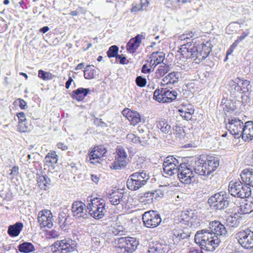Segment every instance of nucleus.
<instances>
[{
    "instance_id": "f704fd0d",
    "label": "nucleus",
    "mask_w": 253,
    "mask_h": 253,
    "mask_svg": "<svg viewBox=\"0 0 253 253\" xmlns=\"http://www.w3.org/2000/svg\"><path fill=\"white\" fill-rule=\"evenodd\" d=\"M104 153L100 152L98 148H94L89 154V160L92 164L99 163L100 158L104 156Z\"/></svg>"
},
{
    "instance_id": "0e129e2a",
    "label": "nucleus",
    "mask_w": 253,
    "mask_h": 253,
    "mask_svg": "<svg viewBox=\"0 0 253 253\" xmlns=\"http://www.w3.org/2000/svg\"><path fill=\"white\" fill-rule=\"evenodd\" d=\"M153 70H152L151 68H148L147 67V64H144L142 66L141 69V72L144 74L149 73L151 72H153Z\"/></svg>"
},
{
    "instance_id": "a19ab883",
    "label": "nucleus",
    "mask_w": 253,
    "mask_h": 253,
    "mask_svg": "<svg viewBox=\"0 0 253 253\" xmlns=\"http://www.w3.org/2000/svg\"><path fill=\"white\" fill-rule=\"evenodd\" d=\"M92 65H87L84 70V77L86 79H92L95 77L96 70Z\"/></svg>"
},
{
    "instance_id": "4d7b16f0",
    "label": "nucleus",
    "mask_w": 253,
    "mask_h": 253,
    "mask_svg": "<svg viewBox=\"0 0 253 253\" xmlns=\"http://www.w3.org/2000/svg\"><path fill=\"white\" fill-rule=\"evenodd\" d=\"M28 126L25 123V121L19 122L18 126V130L20 132H24L27 131Z\"/></svg>"
},
{
    "instance_id": "5fc2aeb1",
    "label": "nucleus",
    "mask_w": 253,
    "mask_h": 253,
    "mask_svg": "<svg viewBox=\"0 0 253 253\" xmlns=\"http://www.w3.org/2000/svg\"><path fill=\"white\" fill-rule=\"evenodd\" d=\"M126 138L128 140L133 143L141 142V141L140 140V137L137 136L136 135L133 133L128 134L127 135Z\"/></svg>"
},
{
    "instance_id": "c85d7f7f",
    "label": "nucleus",
    "mask_w": 253,
    "mask_h": 253,
    "mask_svg": "<svg viewBox=\"0 0 253 253\" xmlns=\"http://www.w3.org/2000/svg\"><path fill=\"white\" fill-rule=\"evenodd\" d=\"M23 228V223L20 222H17L15 224L8 226L7 233L10 237H17L19 235Z\"/></svg>"
},
{
    "instance_id": "c9c22d12",
    "label": "nucleus",
    "mask_w": 253,
    "mask_h": 253,
    "mask_svg": "<svg viewBox=\"0 0 253 253\" xmlns=\"http://www.w3.org/2000/svg\"><path fill=\"white\" fill-rule=\"evenodd\" d=\"M57 155L55 151L48 153L44 158V161L46 165L52 166L53 164L57 162Z\"/></svg>"
},
{
    "instance_id": "4468645a",
    "label": "nucleus",
    "mask_w": 253,
    "mask_h": 253,
    "mask_svg": "<svg viewBox=\"0 0 253 253\" xmlns=\"http://www.w3.org/2000/svg\"><path fill=\"white\" fill-rule=\"evenodd\" d=\"M176 174L180 181L185 184H190L194 176L193 171L188 168L185 163H180Z\"/></svg>"
},
{
    "instance_id": "69168bd1",
    "label": "nucleus",
    "mask_w": 253,
    "mask_h": 253,
    "mask_svg": "<svg viewBox=\"0 0 253 253\" xmlns=\"http://www.w3.org/2000/svg\"><path fill=\"white\" fill-rule=\"evenodd\" d=\"M17 116L19 119V122L26 121L25 115L24 113L21 112L17 114Z\"/></svg>"
},
{
    "instance_id": "e2e57ef3",
    "label": "nucleus",
    "mask_w": 253,
    "mask_h": 253,
    "mask_svg": "<svg viewBox=\"0 0 253 253\" xmlns=\"http://www.w3.org/2000/svg\"><path fill=\"white\" fill-rule=\"evenodd\" d=\"M181 109L183 110L187 111L189 113H190L191 115H193L194 113V109L192 105L189 104L187 106H185L183 107L182 108H181Z\"/></svg>"
},
{
    "instance_id": "864d4df0",
    "label": "nucleus",
    "mask_w": 253,
    "mask_h": 253,
    "mask_svg": "<svg viewBox=\"0 0 253 253\" xmlns=\"http://www.w3.org/2000/svg\"><path fill=\"white\" fill-rule=\"evenodd\" d=\"M178 111L180 113V115L182 118L185 120L188 121L191 120L192 118V115H191L190 113H189L186 110H183L181 109H179Z\"/></svg>"
},
{
    "instance_id": "8fccbe9b",
    "label": "nucleus",
    "mask_w": 253,
    "mask_h": 253,
    "mask_svg": "<svg viewBox=\"0 0 253 253\" xmlns=\"http://www.w3.org/2000/svg\"><path fill=\"white\" fill-rule=\"evenodd\" d=\"M169 66L166 64L160 66L156 71V74H158L160 77L164 76L169 71Z\"/></svg>"
},
{
    "instance_id": "e433bc0d",
    "label": "nucleus",
    "mask_w": 253,
    "mask_h": 253,
    "mask_svg": "<svg viewBox=\"0 0 253 253\" xmlns=\"http://www.w3.org/2000/svg\"><path fill=\"white\" fill-rule=\"evenodd\" d=\"M18 248L21 253H29L35 250L34 245L29 242L23 243L20 244Z\"/></svg>"
},
{
    "instance_id": "4be33fe9",
    "label": "nucleus",
    "mask_w": 253,
    "mask_h": 253,
    "mask_svg": "<svg viewBox=\"0 0 253 253\" xmlns=\"http://www.w3.org/2000/svg\"><path fill=\"white\" fill-rule=\"evenodd\" d=\"M144 37L142 35H137L130 40L126 45L127 50L131 53H134L140 45Z\"/></svg>"
},
{
    "instance_id": "58836bf2",
    "label": "nucleus",
    "mask_w": 253,
    "mask_h": 253,
    "mask_svg": "<svg viewBox=\"0 0 253 253\" xmlns=\"http://www.w3.org/2000/svg\"><path fill=\"white\" fill-rule=\"evenodd\" d=\"M253 211V201L245 203L240 206L238 212L241 214H247L251 213Z\"/></svg>"
},
{
    "instance_id": "2f4dec72",
    "label": "nucleus",
    "mask_w": 253,
    "mask_h": 253,
    "mask_svg": "<svg viewBox=\"0 0 253 253\" xmlns=\"http://www.w3.org/2000/svg\"><path fill=\"white\" fill-rule=\"evenodd\" d=\"M205 168V161L204 160L200 159L195 162L194 169L196 173L203 176L208 175Z\"/></svg>"
},
{
    "instance_id": "79ce46f5",
    "label": "nucleus",
    "mask_w": 253,
    "mask_h": 253,
    "mask_svg": "<svg viewBox=\"0 0 253 253\" xmlns=\"http://www.w3.org/2000/svg\"><path fill=\"white\" fill-rule=\"evenodd\" d=\"M153 195L152 191L145 192L143 196L139 198V201L141 203L146 204H151L153 202Z\"/></svg>"
},
{
    "instance_id": "a18cd8bd",
    "label": "nucleus",
    "mask_w": 253,
    "mask_h": 253,
    "mask_svg": "<svg viewBox=\"0 0 253 253\" xmlns=\"http://www.w3.org/2000/svg\"><path fill=\"white\" fill-rule=\"evenodd\" d=\"M115 156L119 157H122V158H125V159H128L127 153L125 149V148L121 146H119L117 147L116 150V155Z\"/></svg>"
},
{
    "instance_id": "37998d69",
    "label": "nucleus",
    "mask_w": 253,
    "mask_h": 253,
    "mask_svg": "<svg viewBox=\"0 0 253 253\" xmlns=\"http://www.w3.org/2000/svg\"><path fill=\"white\" fill-rule=\"evenodd\" d=\"M38 76L44 81L51 80L55 77L49 72H46L42 70H40L38 72Z\"/></svg>"
},
{
    "instance_id": "3c124183",
    "label": "nucleus",
    "mask_w": 253,
    "mask_h": 253,
    "mask_svg": "<svg viewBox=\"0 0 253 253\" xmlns=\"http://www.w3.org/2000/svg\"><path fill=\"white\" fill-rule=\"evenodd\" d=\"M164 88H162L161 89H156L154 93L153 98L158 101L159 102H163V100H160L161 99V98L164 97Z\"/></svg>"
},
{
    "instance_id": "f3484780",
    "label": "nucleus",
    "mask_w": 253,
    "mask_h": 253,
    "mask_svg": "<svg viewBox=\"0 0 253 253\" xmlns=\"http://www.w3.org/2000/svg\"><path fill=\"white\" fill-rule=\"evenodd\" d=\"M52 217V213L49 210H44L40 211L38 219L41 227L51 228L53 226Z\"/></svg>"
},
{
    "instance_id": "1a4fd4ad",
    "label": "nucleus",
    "mask_w": 253,
    "mask_h": 253,
    "mask_svg": "<svg viewBox=\"0 0 253 253\" xmlns=\"http://www.w3.org/2000/svg\"><path fill=\"white\" fill-rule=\"evenodd\" d=\"M244 124L240 120L236 118H231L228 120V123L226 125V128L230 133L234 136L235 138L242 137L244 129Z\"/></svg>"
},
{
    "instance_id": "a878e982",
    "label": "nucleus",
    "mask_w": 253,
    "mask_h": 253,
    "mask_svg": "<svg viewBox=\"0 0 253 253\" xmlns=\"http://www.w3.org/2000/svg\"><path fill=\"white\" fill-rule=\"evenodd\" d=\"M124 195L123 193L119 192V191H114L111 194H110L108 197L109 202L113 205H118L121 202L125 203L124 197Z\"/></svg>"
},
{
    "instance_id": "774afa93",
    "label": "nucleus",
    "mask_w": 253,
    "mask_h": 253,
    "mask_svg": "<svg viewBox=\"0 0 253 253\" xmlns=\"http://www.w3.org/2000/svg\"><path fill=\"white\" fill-rule=\"evenodd\" d=\"M142 7H141V5H139V4H135V5L133 6L131 9V12H137L141 10H142Z\"/></svg>"
},
{
    "instance_id": "bf43d9fd",
    "label": "nucleus",
    "mask_w": 253,
    "mask_h": 253,
    "mask_svg": "<svg viewBox=\"0 0 253 253\" xmlns=\"http://www.w3.org/2000/svg\"><path fill=\"white\" fill-rule=\"evenodd\" d=\"M15 104L18 105L21 109H25L27 106V103L23 99L19 98L15 100L14 103Z\"/></svg>"
},
{
    "instance_id": "0eeeda50",
    "label": "nucleus",
    "mask_w": 253,
    "mask_h": 253,
    "mask_svg": "<svg viewBox=\"0 0 253 253\" xmlns=\"http://www.w3.org/2000/svg\"><path fill=\"white\" fill-rule=\"evenodd\" d=\"M228 190L230 194L235 197L244 199L251 195V188L247 186L243 181L239 180L231 181L229 182Z\"/></svg>"
},
{
    "instance_id": "49530a36",
    "label": "nucleus",
    "mask_w": 253,
    "mask_h": 253,
    "mask_svg": "<svg viewBox=\"0 0 253 253\" xmlns=\"http://www.w3.org/2000/svg\"><path fill=\"white\" fill-rule=\"evenodd\" d=\"M124 228L123 226L115 224L112 226L111 230L115 235H122L123 234Z\"/></svg>"
},
{
    "instance_id": "423d86ee",
    "label": "nucleus",
    "mask_w": 253,
    "mask_h": 253,
    "mask_svg": "<svg viewBox=\"0 0 253 253\" xmlns=\"http://www.w3.org/2000/svg\"><path fill=\"white\" fill-rule=\"evenodd\" d=\"M208 203L215 210H221L232 207L230 196L223 192L215 193L208 200Z\"/></svg>"
},
{
    "instance_id": "f03ea898",
    "label": "nucleus",
    "mask_w": 253,
    "mask_h": 253,
    "mask_svg": "<svg viewBox=\"0 0 253 253\" xmlns=\"http://www.w3.org/2000/svg\"><path fill=\"white\" fill-rule=\"evenodd\" d=\"M212 46L211 43L208 42L198 46L187 42L181 45L180 52L184 58L192 59L196 63H200L208 57Z\"/></svg>"
},
{
    "instance_id": "338daca9",
    "label": "nucleus",
    "mask_w": 253,
    "mask_h": 253,
    "mask_svg": "<svg viewBox=\"0 0 253 253\" xmlns=\"http://www.w3.org/2000/svg\"><path fill=\"white\" fill-rule=\"evenodd\" d=\"M18 167L17 166H14L12 169H11V172L9 173V175L15 176L17 175L18 173Z\"/></svg>"
},
{
    "instance_id": "bb28decb",
    "label": "nucleus",
    "mask_w": 253,
    "mask_h": 253,
    "mask_svg": "<svg viewBox=\"0 0 253 253\" xmlns=\"http://www.w3.org/2000/svg\"><path fill=\"white\" fill-rule=\"evenodd\" d=\"M90 91V90L89 88L79 87L72 91V97L74 99L81 101L84 100Z\"/></svg>"
},
{
    "instance_id": "f8f14e48",
    "label": "nucleus",
    "mask_w": 253,
    "mask_h": 253,
    "mask_svg": "<svg viewBox=\"0 0 253 253\" xmlns=\"http://www.w3.org/2000/svg\"><path fill=\"white\" fill-rule=\"evenodd\" d=\"M52 246L58 251L60 250L61 253L73 252L76 251L77 248L76 241L70 239L57 241L54 243Z\"/></svg>"
},
{
    "instance_id": "7ed1b4c3",
    "label": "nucleus",
    "mask_w": 253,
    "mask_h": 253,
    "mask_svg": "<svg viewBox=\"0 0 253 253\" xmlns=\"http://www.w3.org/2000/svg\"><path fill=\"white\" fill-rule=\"evenodd\" d=\"M87 202H90L87 205L89 214L95 219H101L104 216L106 211L105 204L102 199L99 200L97 198L92 199L87 197Z\"/></svg>"
},
{
    "instance_id": "f257e3e1",
    "label": "nucleus",
    "mask_w": 253,
    "mask_h": 253,
    "mask_svg": "<svg viewBox=\"0 0 253 253\" xmlns=\"http://www.w3.org/2000/svg\"><path fill=\"white\" fill-rule=\"evenodd\" d=\"M212 46L211 43L208 42L198 46L187 42L181 45L180 52L184 58L192 59L196 63H200L208 57Z\"/></svg>"
},
{
    "instance_id": "6e6552de",
    "label": "nucleus",
    "mask_w": 253,
    "mask_h": 253,
    "mask_svg": "<svg viewBox=\"0 0 253 253\" xmlns=\"http://www.w3.org/2000/svg\"><path fill=\"white\" fill-rule=\"evenodd\" d=\"M230 85L232 91L245 94L251 89L252 86L250 81L243 78H237L230 81Z\"/></svg>"
},
{
    "instance_id": "b1692460",
    "label": "nucleus",
    "mask_w": 253,
    "mask_h": 253,
    "mask_svg": "<svg viewBox=\"0 0 253 253\" xmlns=\"http://www.w3.org/2000/svg\"><path fill=\"white\" fill-rule=\"evenodd\" d=\"M210 229L198 231L195 235V242L202 246H205L207 241V238L210 235Z\"/></svg>"
},
{
    "instance_id": "6e6d98bb",
    "label": "nucleus",
    "mask_w": 253,
    "mask_h": 253,
    "mask_svg": "<svg viewBox=\"0 0 253 253\" xmlns=\"http://www.w3.org/2000/svg\"><path fill=\"white\" fill-rule=\"evenodd\" d=\"M116 62H119L121 64H127L128 63V60L126 59V57L123 54H118L116 57Z\"/></svg>"
},
{
    "instance_id": "ea45409f",
    "label": "nucleus",
    "mask_w": 253,
    "mask_h": 253,
    "mask_svg": "<svg viewBox=\"0 0 253 253\" xmlns=\"http://www.w3.org/2000/svg\"><path fill=\"white\" fill-rule=\"evenodd\" d=\"M190 231L189 228H184L183 229L174 230V235L180 239H184L190 236Z\"/></svg>"
},
{
    "instance_id": "680f3d73",
    "label": "nucleus",
    "mask_w": 253,
    "mask_h": 253,
    "mask_svg": "<svg viewBox=\"0 0 253 253\" xmlns=\"http://www.w3.org/2000/svg\"><path fill=\"white\" fill-rule=\"evenodd\" d=\"M165 54L163 52H161L159 53V55L158 56V57H157V59H155V62L157 63L158 64L161 63V62H163V61L165 59Z\"/></svg>"
},
{
    "instance_id": "5701e85b",
    "label": "nucleus",
    "mask_w": 253,
    "mask_h": 253,
    "mask_svg": "<svg viewBox=\"0 0 253 253\" xmlns=\"http://www.w3.org/2000/svg\"><path fill=\"white\" fill-rule=\"evenodd\" d=\"M242 133V138L244 140L249 141L253 139V121L245 123Z\"/></svg>"
},
{
    "instance_id": "cd10ccee",
    "label": "nucleus",
    "mask_w": 253,
    "mask_h": 253,
    "mask_svg": "<svg viewBox=\"0 0 253 253\" xmlns=\"http://www.w3.org/2000/svg\"><path fill=\"white\" fill-rule=\"evenodd\" d=\"M129 162L128 159L122 158L115 156V160L113 163L111 164L110 168L114 169H121L125 168L128 164Z\"/></svg>"
},
{
    "instance_id": "9b49d317",
    "label": "nucleus",
    "mask_w": 253,
    "mask_h": 253,
    "mask_svg": "<svg viewBox=\"0 0 253 253\" xmlns=\"http://www.w3.org/2000/svg\"><path fill=\"white\" fill-rule=\"evenodd\" d=\"M144 225L149 228H154L158 226L161 222L160 215L156 211H149L144 212L142 216Z\"/></svg>"
},
{
    "instance_id": "6ab92c4d",
    "label": "nucleus",
    "mask_w": 253,
    "mask_h": 253,
    "mask_svg": "<svg viewBox=\"0 0 253 253\" xmlns=\"http://www.w3.org/2000/svg\"><path fill=\"white\" fill-rule=\"evenodd\" d=\"M205 161V169L206 172L209 175L214 171L219 165V159L218 157L208 156Z\"/></svg>"
},
{
    "instance_id": "393cba45",
    "label": "nucleus",
    "mask_w": 253,
    "mask_h": 253,
    "mask_svg": "<svg viewBox=\"0 0 253 253\" xmlns=\"http://www.w3.org/2000/svg\"><path fill=\"white\" fill-rule=\"evenodd\" d=\"M169 249V247L167 245L156 243L150 245L148 252L149 253H168Z\"/></svg>"
},
{
    "instance_id": "39448f33",
    "label": "nucleus",
    "mask_w": 253,
    "mask_h": 253,
    "mask_svg": "<svg viewBox=\"0 0 253 253\" xmlns=\"http://www.w3.org/2000/svg\"><path fill=\"white\" fill-rule=\"evenodd\" d=\"M149 178L148 174L143 171L134 172L127 179V187L131 191H136L144 186Z\"/></svg>"
},
{
    "instance_id": "052dcab7",
    "label": "nucleus",
    "mask_w": 253,
    "mask_h": 253,
    "mask_svg": "<svg viewBox=\"0 0 253 253\" xmlns=\"http://www.w3.org/2000/svg\"><path fill=\"white\" fill-rule=\"evenodd\" d=\"M153 198L157 200L158 198H161L164 196V192L161 189H157L152 191Z\"/></svg>"
},
{
    "instance_id": "dca6fc26",
    "label": "nucleus",
    "mask_w": 253,
    "mask_h": 253,
    "mask_svg": "<svg viewBox=\"0 0 253 253\" xmlns=\"http://www.w3.org/2000/svg\"><path fill=\"white\" fill-rule=\"evenodd\" d=\"M209 228L213 234L217 236L218 238H220L221 241L226 236L227 233L224 225L217 220L210 222Z\"/></svg>"
},
{
    "instance_id": "13d9d810",
    "label": "nucleus",
    "mask_w": 253,
    "mask_h": 253,
    "mask_svg": "<svg viewBox=\"0 0 253 253\" xmlns=\"http://www.w3.org/2000/svg\"><path fill=\"white\" fill-rule=\"evenodd\" d=\"M67 220V217L63 215L59 214L58 217V223L60 225V227L62 229H64L65 227V222Z\"/></svg>"
},
{
    "instance_id": "9d476101",
    "label": "nucleus",
    "mask_w": 253,
    "mask_h": 253,
    "mask_svg": "<svg viewBox=\"0 0 253 253\" xmlns=\"http://www.w3.org/2000/svg\"><path fill=\"white\" fill-rule=\"evenodd\" d=\"M181 162L172 156L167 157L163 163V169L165 174L171 176L177 173Z\"/></svg>"
},
{
    "instance_id": "aec40b11",
    "label": "nucleus",
    "mask_w": 253,
    "mask_h": 253,
    "mask_svg": "<svg viewBox=\"0 0 253 253\" xmlns=\"http://www.w3.org/2000/svg\"><path fill=\"white\" fill-rule=\"evenodd\" d=\"M122 114L129 120L131 125L134 126L141 122V115L136 111L126 108L122 111Z\"/></svg>"
},
{
    "instance_id": "7c9ffc66",
    "label": "nucleus",
    "mask_w": 253,
    "mask_h": 253,
    "mask_svg": "<svg viewBox=\"0 0 253 253\" xmlns=\"http://www.w3.org/2000/svg\"><path fill=\"white\" fill-rule=\"evenodd\" d=\"M156 126L163 133H171V126L167 120L161 119L157 121Z\"/></svg>"
},
{
    "instance_id": "2eb2a0df",
    "label": "nucleus",
    "mask_w": 253,
    "mask_h": 253,
    "mask_svg": "<svg viewBox=\"0 0 253 253\" xmlns=\"http://www.w3.org/2000/svg\"><path fill=\"white\" fill-rule=\"evenodd\" d=\"M87 207L84 203L77 201L73 202L72 207V212L74 217L78 218H86L87 217Z\"/></svg>"
},
{
    "instance_id": "412c9836",
    "label": "nucleus",
    "mask_w": 253,
    "mask_h": 253,
    "mask_svg": "<svg viewBox=\"0 0 253 253\" xmlns=\"http://www.w3.org/2000/svg\"><path fill=\"white\" fill-rule=\"evenodd\" d=\"M240 177L243 182L247 186L253 187V169L248 168L243 169L241 174Z\"/></svg>"
},
{
    "instance_id": "c756f323",
    "label": "nucleus",
    "mask_w": 253,
    "mask_h": 253,
    "mask_svg": "<svg viewBox=\"0 0 253 253\" xmlns=\"http://www.w3.org/2000/svg\"><path fill=\"white\" fill-rule=\"evenodd\" d=\"M221 242V239L218 238L217 236L213 234L211 231L210 232V236L207 238V241L206 243L205 247L209 248V246H211L212 249L215 250L217 247Z\"/></svg>"
},
{
    "instance_id": "72a5a7b5",
    "label": "nucleus",
    "mask_w": 253,
    "mask_h": 253,
    "mask_svg": "<svg viewBox=\"0 0 253 253\" xmlns=\"http://www.w3.org/2000/svg\"><path fill=\"white\" fill-rule=\"evenodd\" d=\"M180 76L179 72H171L166 76L163 80L167 84H173L178 82Z\"/></svg>"
},
{
    "instance_id": "4c0bfd02",
    "label": "nucleus",
    "mask_w": 253,
    "mask_h": 253,
    "mask_svg": "<svg viewBox=\"0 0 253 253\" xmlns=\"http://www.w3.org/2000/svg\"><path fill=\"white\" fill-rule=\"evenodd\" d=\"M50 178L46 175H39L37 177V182L41 189H45L46 187L50 184Z\"/></svg>"
},
{
    "instance_id": "473e14b6",
    "label": "nucleus",
    "mask_w": 253,
    "mask_h": 253,
    "mask_svg": "<svg viewBox=\"0 0 253 253\" xmlns=\"http://www.w3.org/2000/svg\"><path fill=\"white\" fill-rule=\"evenodd\" d=\"M164 97L160 100H163V103L170 102L175 100L177 93L174 90H169L167 88H164Z\"/></svg>"
},
{
    "instance_id": "c03bdc74",
    "label": "nucleus",
    "mask_w": 253,
    "mask_h": 253,
    "mask_svg": "<svg viewBox=\"0 0 253 253\" xmlns=\"http://www.w3.org/2000/svg\"><path fill=\"white\" fill-rule=\"evenodd\" d=\"M119 47L114 45L110 46L107 52V56L109 58L116 57L118 55Z\"/></svg>"
},
{
    "instance_id": "603ef678",
    "label": "nucleus",
    "mask_w": 253,
    "mask_h": 253,
    "mask_svg": "<svg viewBox=\"0 0 253 253\" xmlns=\"http://www.w3.org/2000/svg\"><path fill=\"white\" fill-rule=\"evenodd\" d=\"M135 83L138 86L140 87H143L146 84L147 80L146 78L140 76L136 77L135 79Z\"/></svg>"
},
{
    "instance_id": "20e7f679",
    "label": "nucleus",
    "mask_w": 253,
    "mask_h": 253,
    "mask_svg": "<svg viewBox=\"0 0 253 253\" xmlns=\"http://www.w3.org/2000/svg\"><path fill=\"white\" fill-rule=\"evenodd\" d=\"M118 253H132L137 248L138 241L130 237L118 238L115 240Z\"/></svg>"
},
{
    "instance_id": "de8ad7c7",
    "label": "nucleus",
    "mask_w": 253,
    "mask_h": 253,
    "mask_svg": "<svg viewBox=\"0 0 253 253\" xmlns=\"http://www.w3.org/2000/svg\"><path fill=\"white\" fill-rule=\"evenodd\" d=\"M250 32L249 31L243 32L242 35L238 37L237 39L232 44L231 47L236 48L241 41L248 36Z\"/></svg>"
},
{
    "instance_id": "ddd939ff",
    "label": "nucleus",
    "mask_w": 253,
    "mask_h": 253,
    "mask_svg": "<svg viewBox=\"0 0 253 253\" xmlns=\"http://www.w3.org/2000/svg\"><path fill=\"white\" fill-rule=\"evenodd\" d=\"M239 244L245 249L253 248V232L250 230H242L237 234Z\"/></svg>"
},
{
    "instance_id": "a211bd4d",
    "label": "nucleus",
    "mask_w": 253,
    "mask_h": 253,
    "mask_svg": "<svg viewBox=\"0 0 253 253\" xmlns=\"http://www.w3.org/2000/svg\"><path fill=\"white\" fill-rule=\"evenodd\" d=\"M181 218L184 224L190 226H195L199 223L196 213L192 210L182 211Z\"/></svg>"
},
{
    "instance_id": "09e8293b",
    "label": "nucleus",
    "mask_w": 253,
    "mask_h": 253,
    "mask_svg": "<svg viewBox=\"0 0 253 253\" xmlns=\"http://www.w3.org/2000/svg\"><path fill=\"white\" fill-rule=\"evenodd\" d=\"M227 222L230 226L235 227L239 225L240 220L235 216H230L227 218Z\"/></svg>"
}]
</instances>
